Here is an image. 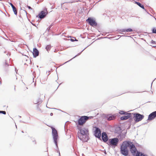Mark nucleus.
Instances as JSON below:
<instances>
[{
	"mask_svg": "<svg viewBox=\"0 0 156 156\" xmlns=\"http://www.w3.org/2000/svg\"><path fill=\"white\" fill-rule=\"evenodd\" d=\"M135 35H131L130 36L125 35H118L116 36H113L112 37H100L98 38L97 39H102L104 38H108V39H112L114 38V39H119L121 38V39H134V38H136L135 37Z\"/></svg>",
	"mask_w": 156,
	"mask_h": 156,
	"instance_id": "1",
	"label": "nucleus"
},
{
	"mask_svg": "<svg viewBox=\"0 0 156 156\" xmlns=\"http://www.w3.org/2000/svg\"><path fill=\"white\" fill-rule=\"evenodd\" d=\"M127 141H124L121 147L120 151L121 154L125 156L128 155L129 153L127 147H128V144Z\"/></svg>",
	"mask_w": 156,
	"mask_h": 156,
	"instance_id": "2",
	"label": "nucleus"
},
{
	"mask_svg": "<svg viewBox=\"0 0 156 156\" xmlns=\"http://www.w3.org/2000/svg\"><path fill=\"white\" fill-rule=\"evenodd\" d=\"M78 129L80 130V132L78 133V137L81 140H83L84 136L88 133V130L85 128L81 129L80 128H79Z\"/></svg>",
	"mask_w": 156,
	"mask_h": 156,
	"instance_id": "3",
	"label": "nucleus"
},
{
	"mask_svg": "<svg viewBox=\"0 0 156 156\" xmlns=\"http://www.w3.org/2000/svg\"><path fill=\"white\" fill-rule=\"evenodd\" d=\"M93 118V116H82L78 120V124L80 125L83 126L88 120L91 119Z\"/></svg>",
	"mask_w": 156,
	"mask_h": 156,
	"instance_id": "4",
	"label": "nucleus"
},
{
	"mask_svg": "<svg viewBox=\"0 0 156 156\" xmlns=\"http://www.w3.org/2000/svg\"><path fill=\"white\" fill-rule=\"evenodd\" d=\"M86 21L88 24L93 27L97 26L98 25L95 19L93 17H88L86 20Z\"/></svg>",
	"mask_w": 156,
	"mask_h": 156,
	"instance_id": "5",
	"label": "nucleus"
},
{
	"mask_svg": "<svg viewBox=\"0 0 156 156\" xmlns=\"http://www.w3.org/2000/svg\"><path fill=\"white\" fill-rule=\"evenodd\" d=\"M128 144V147H129L130 151L132 154L135 155L136 152V149L135 145L133 144L132 142L129 141H127Z\"/></svg>",
	"mask_w": 156,
	"mask_h": 156,
	"instance_id": "6",
	"label": "nucleus"
},
{
	"mask_svg": "<svg viewBox=\"0 0 156 156\" xmlns=\"http://www.w3.org/2000/svg\"><path fill=\"white\" fill-rule=\"evenodd\" d=\"M51 128L52 129V134L53 139L56 146H57V139L58 138L57 131L55 128L52 127Z\"/></svg>",
	"mask_w": 156,
	"mask_h": 156,
	"instance_id": "7",
	"label": "nucleus"
},
{
	"mask_svg": "<svg viewBox=\"0 0 156 156\" xmlns=\"http://www.w3.org/2000/svg\"><path fill=\"white\" fill-rule=\"evenodd\" d=\"M133 118L135 121L136 122H138L141 121L144 118V116L139 113H135L133 114Z\"/></svg>",
	"mask_w": 156,
	"mask_h": 156,
	"instance_id": "8",
	"label": "nucleus"
},
{
	"mask_svg": "<svg viewBox=\"0 0 156 156\" xmlns=\"http://www.w3.org/2000/svg\"><path fill=\"white\" fill-rule=\"evenodd\" d=\"M119 141V140L117 138L111 139L109 140V144L111 146H116Z\"/></svg>",
	"mask_w": 156,
	"mask_h": 156,
	"instance_id": "9",
	"label": "nucleus"
},
{
	"mask_svg": "<svg viewBox=\"0 0 156 156\" xmlns=\"http://www.w3.org/2000/svg\"><path fill=\"white\" fill-rule=\"evenodd\" d=\"M45 98V96L43 94H40L38 97L37 99L34 101V103L37 104L42 102V101Z\"/></svg>",
	"mask_w": 156,
	"mask_h": 156,
	"instance_id": "10",
	"label": "nucleus"
},
{
	"mask_svg": "<svg viewBox=\"0 0 156 156\" xmlns=\"http://www.w3.org/2000/svg\"><path fill=\"white\" fill-rule=\"evenodd\" d=\"M48 14V12H45L44 11H41L39 13L38 15L36 16V17L42 19L45 17Z\"/></svg>",
	"mask_w": 156,
	"mask_h": 156,
	"instance_id": "11",
	"label": "nucleus"
},
{
	"mask_svg": "<svg viewBox=\"0 0 156 156\" xmlns=\"http://www.w3.org/2000/svg\"><path fill=\"white\" fill-rule=\"evenodd\" d=\"M132 115H133V113H126L125 114V116L121 117L120 119L122 120L127 119L132 117Z\"/></svg>",
	"mask_w": 156,
	"mask_h": 156,
	"instance_id": "12",
	"label": "nucleus"
},
{
	"mask_svg": "<svg viewBox=\"0 0 156 156\" xmlns=\"http://www.w3.org/2000/svg\"><path fill=\"white\" fill-rule=\"evenodd\" d=\"M156 117V111L150 114L148 116V120H151Z\"/></svg>",
	"mask_w": 156,
	"mask_h": 156,
	"instance_id": "13",
	"label": "nucleus"
},
{
	"mask_svg": "<svg viewBox=\"0 0 156 156\" xmlns=\"http://www.w3.org/2000/svg\"><path fill=\"white\" fill-rule=\"evenodd\" d=\"M95 131V135L96 137L100 138L101 136V132L100 129L98 128H96Z\"/></svg>",
	"mask_w": 156,
	"mask_h": 156,
	"instance_id": "14",
	"label": "nucleus"
},
{
	"mask_svg": "<svg viewBox=\"0 0 156 156\" xmlns=\"http://www.w3.org/2000/svg\"><path fill=\"white\" fill-rule=\"evenodd\" d=\"M102 138L103 140L105 142H106L108 140V138L107 134L105 132H103L102 133Z\"/></svg>",
	"mask_w": 156,
	"mask_h": 156,
	"instance_id": "15",
	"label": "nucleus"
},
{
	"mask_svg": "<svg viewBox=\"0 0 156 156\" xmlns=\"http://www.w3.org/2000/svg\"><path fill=\"white\" fill-rule=\"evenodd\" d=\"M133 31V30L131 28H128L127 29H123L119 30H118L119 32H131Z\"/></svg>",
	"mask_w": 156,
	"mask_h": 156,
	"instance_id": "16",
	"label": "nucleus"
},
{
	"mask_svg": "<svg viewBox=\"0 0 156 156\" xmlns=\"http://www.w3.org/2000/svg\"><path fill=\"white\" fill-rule=\"evenodd\" d=\"M105 119H107L108 121H110L115 119L116 118V116L115 115L109 116V117L106 116L105 117Z\"/></svg>",
	"mask_w": 156,
	"mask_h": 156,
	"instance_id": "17",
	"label": "nucleus"
},
{
	"mask_svg": "<svg viewBox=\"0 0 156 156\" xmlns=\"http://www.w3.org/2000/svg\"><path fill=\"white\" fill-rule=\"evenodd\" d=\"M33 54L34 57H36L39 55V51L36 48H34L33 49Z\"/></svg>",
	"mask_w": 156,
	"mask_h": 156,
	"instance_id": "18",
	"label": "nucleus"
},
{
	"mask_svg": "<svg viewBox=\"0 0 156 156\" xmlns=\"http://www.w3.org/2000/svg\"><path fill=\"white\" fill-rule=\"evenodd\" d=\"M135 3L138 5L140 7L144 9L145 11L147 12L146 9H145L144 5L141 4L140 2H135Z\"/></svg>",
	"mask_w": 156,
	"mask_h": 156,
	"instance_id": "19",
	"label": "nucleus"
},
{
	"mask_svg": "<svg viewBox=\"0 0 156 156\" xmlns=\"http://www.w3.org/2000/svg\"><path fill=\"white\" fill-rule=\"evenodd\" d=\"M136 156H145V154L140 152L137 151L136 154Z\"/></svg>",
	"mask_w": 156,
	"mask_h": 156,
	"instance_id": "20",
	"label": "nucleus"
},
{
	"mask_svg": "<svg viewBox=\"0 0 156 156\" xmlns=\"http://www.w3.org/2000/svg\"><path fill=\"white\" fill-rule=\"evenodd\" d=\"M12 10H13V12H14V14L16 16L17 15V10L16 8L15 7L14 8L12 9Z\"/></svg>",
	"mask_w": 156,
	"mask_h": 156,
	"instance_id": "21",
	"label": "nucleus"
},
{
	"mask_svg": "<svg viewBox=\"0 0 156 156\" xmlns=\"http://www.w3.org/2000/svg\"><path fill=\"white\" fill-rule=\"evenodd\" d=\"M51 46L50 45H47L46 47V49L47 51H49L51 48Z\"/></svg>",
	"mask_w": 156,
	"mask_h": 156,
	"instance_id": "22",
	"label": "nucleus"
},
{
	"mask_svg": "<svg viewBox=\"0 0 156 156\" xmlns=\"http://www.w3.org/2000/svg\"><path fill=\"white\" fill-rule=\"evenodd\" d=\"M152 33L156 34V28L155 27H153L151 30Z\"/></svg>",
	"mask_w": 156,
	"mask_h": 156,
	"instance_id": "23",
	"label": "nucleus"
},
{
	"mask_svg": "<svg viewBox=\"0 0 156 156\" xmlns=\"http://www.w3.org/2000/svg\"><path fill=\"white\" fill-rule=\"evenodd\" d=\"M119 113L121 114V115H123V114H125L126 113V112L123 111H120L119 112Z\"/></svg>",
	"mask_w": 156,
	"mask_h": 156,
	"instance_id": "24",
	"label": "nucleus"
},
{
	"mask_svg": "<svg viewBox=\"0 0 156 156\" xmlns=\"http://www.w3.org/2000/svg\"><path fill=\"white\" fill-rule=\"evenodd\" d=\"M53 23L51 24L49 27L48 28H47V30H48V31L51 28V27L53 26Z\"/></svg>",
	"mask_w": 156,
	"mask_h": 156,
	"instance_id": "25",
	"label": "nucleus"
},
{
	"mask_svg": "<svg viewBox=\"0 0 156 156\" xmlns=\"http://www.w3.org/2000/svg\"><path fill=\"white\" fill-rule=\"evenodd\" d=\"M151 45H153L155 44V42L152 40L151 42Z\"/></svg>",
	"mask_w": 156,
	"mask_h": 156,
	"instance_id": "26",
	"label": "nucleus"
},
{
	"mask_svg": "<svg viewBox=\"0 0 156 156\" xmlns=\"http://www.w3.org/2000/svg\"><path fill=\"white\" fill-rule=\"evenodd\" d=\"M0 113H2L4 115H5L6 112L5 111H0Z\"/></svg>",
	"mask_w": 156,
	"mask_h": 156,
	"instance_id": "27",
	"label": "nucleus"
},
{
	"mask_svg": "<svg viewBox=\"0 0 156 156\" xmlns=\"http://www.w3.org/2000/svg\"><path fill=\"white\" fill-rule=\"evenodd\" d=\"M27 7L30 9V10L33 9L30 6H28V5H27Z\"/></svg>",
	"mask_w": 156,
	"mask_h": 156,
	"instance_id": "28",
	"label": "nucleus"
},
{
	"mask_svg": "<svg viewBox=\"0 0 156 156\" xmlns=\"http://www.w3.org/2000/svg\"><path fill=\"white\" fill-rule=\"evenodd\" d=\"M4 65L6 67L7 66H9V64L8 63H7L6 62H5L4 63Z\"/></svg>",
	"mask_w": 156,
	"mask_h": 156,
	"instance_id": "29",
	"label": "nucleus"
},
{
	"mask_svg": "<svg viewBox=\"0 0 156 156\" xmlns=\"http://www.w3.org/2000/svg\"><path fill=\"white\" fill-rule=\"evenodd\" d=\"M47 10V8H44V9L43 11H44L45 12H48Z\"/></svg>",
	"mask_w": 156,
	"mask_h": 156,
	"instance_id": "30",
	"label": "nucleus"
},
{
	"mask_svg": "<svg viewBox=\"0 0 156 156\" xmlns=\"http://www.w3.org/2000/svg\"><path fill=\"white\" fill-rule=\"evenodd\" d=\"M71 40V41L72 42H73L74 41H78L77 40Z\"/></svg>",
	"mask_w": 156,
	"mask_h": 156,
	"instance_id": "31",
	"label": "nucleus"
},
{
	"mask_svg": "<svg viewBox=\"0 0 156 156\" xmlns=\"http://www.w3.org/2000/svg\"><path fill=\"white\" fill-rule=\"evenodd\" d=\"M31 23L32 24V25H33L34 26H35V27H36V25L35 24V23H32V22H31Z\"/></svg>",
	"mask_w": 156,
	"mask_h": 156,
	"instance_id": "32",
	"label": "nucleus"
},
{
	"mask_svg": "<svg viewBox=\"0 0 156 156\" xmlns=\"http://www.w3.org/2000/svg\"><path fill=\"white\" fill-rule=\"evenodd\" d=\"M11 6L12 8V9H13L14 8H15V6L13 5H11Z\"/></svg>",
	"mask_w": 156,
	"mask_h": 156,
	"instance_id": "33",
	"label": "nucleus"
},
{
	"mask_svg": "<svg viewBox=\"0 0 156 156\" xmlns=\"http://www.w3.org/2000/svg\"><path fill=\"white\" fill-rule=\"evenodd\" d=\"M11 6L12 8V9H13L14 8H15V6L13 5H11Z\"/></svg>",
	"mask_w": 156,
	"mask_h": 156,
	"instance_id": "34",
	"label": "nucleus"
},
{
	"mask_svg": "<svg viewBox=\"0 0 156 156\" xmlns=\"http://www.w3.org/2000/svg\"><path fill=\"white\" fill-rule=\"evenodd\" d=\"M9 4L11 6V5H12L13 4H12L11 2H9Z\"/></svg>",
	"mask_w": 156,
	"mask_h": 156,
	"instance_id": "35",
	"label": "nucleus"
},
{
	"mask_svg": "<svg viewBox=\"0 0 156 156\" xmlns=\"http://www.w3.org/2000/svg\"><path fill=\"white\" fill-rule=\"evenodd\" d=\"M7 13V14H8V16L9 17L10 16V14L9 13Z\"/></svg>",
	"mask_w": 156,
	"mask_h": 156,
	"instance_id": "36",
	"label": "nucleus"
},
{
	"mask_svg": "<svg viewBox=\"0 0 156 156\" xmlns=\"http://www.w3.org/2000/svg\"><path fill=\"white\" fill-rule=\"evenodd\" d=\"M50 115H53V113H51V114H50Z\"/></svg>",
	"mask_w": 156,
	"mask_h": 156,
	"instance_id": "37",
	"label": "nucleus"
},
{
	"mask_svg": "<svg viewBox=\"0 0 156 156\" xmlns=\"http://www.w3.org/2000/svg\"><path fill=\"white\" fill-rule=\"evenodd\" d=\"M62 38L63 39H67L66 38H63V37H62Z\"/></svg>",
	"mask_w": 156,
	"mask_h": 156,
	"instance_id": "38",
	"label": "nucleus"
},
{
	"mask_svg": "<svg viewBox=\"0 0 156 156\" xmlns=\"http://www.w3.org/2000/svg\"><path fill=\"white\" fill-rule=\"evenodd\" d=\"M139 39H144L143 38H139Z\"/></svg>",
	"mask_w": 156,
	"mask_h": 156,
	"instance_id": "39",
	"label": "nucleus"
},
{
	"mask_svg": "<svg viewBox=\"0 0 156 156\" xmlns=\"http://www.w3.org/2000/svg\"><path fill=\"white\" fill-rule=\"evenodd\" d=\"M69 3H72V2H68Z\"/></svg>",
	"mask_w": 156,
	"mask_h": 156,
	"instance_id": "40",
	"label": "nucleus"
},
{
	"mask_svg": "<svg viewBox=\"0 0 156 156\" xmlns=\"http://www.w3.org/2000/svg\"><path fill=\"white\" fill-rule=\"evenodd\" d=\"M25 11L26 12V13L27 14V12L26 11Z\"/></svg>",
	"mask_w": 156,
	"mask_h": 156,
	"instance_id": "41",
	"label": "nucleus"
},
{
	"mask_svg": "<svg viewBox=\"0 0 156 156\" xmlns=\"http://www.w3.org/2000/svg\"><path fill=\"white\" fill-rule=\"evenodd\" d=\"M88 39H91V38H89Z\"/></svg>",
	"mask_w": 156,
	"mask_h": 156,
	"instance_id": "42",
	"label": "nucleus"
},
{
	"mask_svg": "<svg viewBox=\"0 0 156 156\" xmlns=\"http://www.w3.org/2000/svg\"><path fill=\"white\" fill-rule=\"evenodd\" d=\"M4 39H6V38H4Z\"/></svg>",
	"mask_w": 156,
	"mask_h": 156,
	"instance_id": "43",
	"label": "nucleus"
},
{
	"mask_svg": "<svg viewBox=\"0 0 156 156\" xmlns=\"http://www.w3.org/2000/svg\"><path fill=\"white\" fill-rule=\"evenodd\" d=\"M154 18L156 20V18Z\"/></svg>",
	"mask_w": 156,
	"mask_h": 156,
	"instance_id": "44",
	"label": "nucleus"
}]
</instances>
